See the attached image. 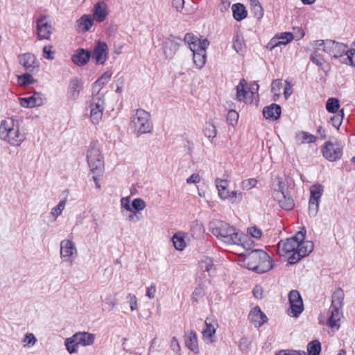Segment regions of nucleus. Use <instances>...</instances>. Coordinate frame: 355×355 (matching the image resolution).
<instances>
[{
    "instance_id": "obj_3",
    "label": "nucleus",
    "mask_w": 355,
    "mask_h": 355,
    "mask_svg": "<svg viewBox=\"0 0 355 355\" xmlns=\"http://www.w3.org/2000/svg\"><path fill=\"white\" fill-rule=\"evenodd\" d=\"M184 42L188 44L193 52L195 65L199 69L203 67L207 58L206 49L209 45V42L207 39L199 40L193 33H187L184 37Z\"/></svg>"
},
{
    "instance_id": "obj_24",
    "label": "nucleus",
    "mask_w": 355,
    "mask_h": 355,
    "mask_svg": "<svg viewBox=\"0 0 355 355\" xmlns=\"http://www.w3.org/2000/svg\"><path fill=\"white\" fill-rule=\"evenodd\" d=\"M107 6L104 1H98L96 3L93 9V19H95L97 22H103L107 16Z\"/></svg>"
},
{
    "instance_id": "obj_13",
    "label": "nucleus",
    "mask_w": 355,
    "mask_h": 355,
    "mask_svg": "<svg viewBox=\"0 0 355 355\" xmlns=\"http://www.w3.org/2000/svg\"><path fill=\"white\" fill-rule=\"evenodd\" d=\"M19 64L26 71L37 72L40 68V62L36 55L32 53L27 52L17 55Z\"/></svg>"
},
{
    "instance_id": "obj_58",
    "label": "nucleus",
    "mask_w": 355,
    "mask_h": 355,
    "mask_svg": "<svg viewBox=\"0 0 355 355\" xmlns=\"http://www.w3.org/2000/svg\"><path fill=\"white\" fill-rule=\"evenodd\" d=\"M243 193L241 192L238 191H232L230 192V197H228V200L231 202V203H238L242 200Z\"/></svg>"
},
{
    "instance_id": "obj_20",
    "label": "nucleus",
    "mask_w": 355,
    "mask_h": 355,
    "mask_svg": "<svg viewBox=\"0 0 355 355\" xmlns=\"http://www.w3.org/2000/svg\"><path fill=\"white\" fill-rule=\"evenodd\" d=\"M272 196L279 206L285 210H291L294 207V200L287 191L273 192Z\"/></svg>"
},
{
    "instance_id": "obj_41",
    "label": "nucleus",
    "mask_w": 355,
    "mask_h": 355,
    "mask_svg": "<svg viewBox=\"0 0 355 355\" xmlns=\"http://www.w3.org/2000/svg\"><path fill=\"white\" fill-rule=\"evenodd\" d=\"M233 48L239 54H242L245 52L246 45L242 37H240L239 35H236L235 40L233 42Z\"/></svg>"
},
{
    "instance_id": "obj_55",
    "label": "nucleus",
    "mask_w": 355,
    "mask_h": 355,
    "mask_svg": "<svg viewBox=\"0 0 355 355\" xmlns=\"http://www.w3.org/2000/svg\"><path fill=\"white\" fill-rule=\"evenodd\" d=\"M248 90L249 92L248 96L252 98V101L256 97H258L259 85L257 83L250 84V87H248Z\"/></svg>"
},
{
    "instance_id": "obj_25",
    "label": "nucleus",
    "mask_w": 355,
    "mask_h": 355,
    "mask_svg": "<svg viewBox=\"0 0 355 355\" xmlns=\"http://www.w3.org/2000/svg\"><path fill=\"white\" fill-rule=\"evenodd\" d=\"M94 19L89 15H84L76 21V29L78 33L88 31L93 26Z\"/></svg>"
},
{
    "instance_id": "obj_51",
    "label": "nucleus",
    "mask_w": 355,
    "mask_h": 355,
    "mask_svg": "<svg viewBox=\"0 0 355 355\" xmlns=\"http://www.w3.org/2000/svg\"><path fill=\"white\" fill-rule=\"evenodd\" d=\"M238 119L239 114L235 110H231L228 112L227 121L230 125L234 126L237 123Z\"/></svg>"
},
{
    "instance_id": "obj_63",
    "label": "nucleus",
    "mask_w": 355,
    "mask_h": 355,
    "mask_svg": "<svg viewBox=\"0 0 355 355\" xmlns=\"http://www.w3.org/2000/svg\"><path fill=\"white\" fill-rule=\"evenodd\" d=\"M292 252L293 254L288 258L289 264H295L303 257L298 250H295Z\"/></svg>"
},
{
    "instance_id": "obj_40",
    "label": "nucleus",
    "mask_w": 355,
    "mask_h": 355,
    "mask_svg": "<svg viewBox=\"0 0 355 355\" xmlns=\"http://www.w3.org/2000/svg\"><path fill=\"white\" fill-rule=\"evenodd\" d=\"M203 132L205 136L209 138L210 141L212 143L213 139L217 135L216 126L212 123H207Z\"/></svg>"
},
{
    "instance_id": "obj_52",
    "label": "nucleus",
    "mask_w": 355,
    "mask_h": 355,
    "mask_svg": "<svg viewBox=\"0 0 355 355\" xmlns=\"http://www.w3.org/2000/svg\"><path fill=\"white\" fill-rule=\"evenodd\" d=\"M319 204L318 202L309 200V216L310 217L314 218L316 216L318 212Z\"/></svg>"
},
{
    "instance_id": "obj_42",
    "label": "nucleus",
    "mask_w": 355,
    "mask_h": 355,
    "mask_svg": "<svg viewBox=\"0 0 355 355\" xmlns=\"http://www.w3.org/2000/svg\"><path fill=\"white\" fill-rule=\"evenodd\" d=\"M340 107L339 101L335 98H329L326 103V109L329 112L338 113Z\"/></svg>"
},
{
    "instance_id": "obj_32",
    "label": "nucleus",
    "mask_w": 355,
    "mask_h": 355,
    "mask_svg": "<svg viewBox=\"0 0 355 355\" xmlns=\"http://www.w3.org/2000/svg\"><path fill=\"white\" fill-rule=\"evenodd\" d=\"M313 250V243L311 241L303 240V241L298 242L297 250L303 257L309 255Z\"/></svg>"
},
{
    "instance_id": "obj_54",
    "label": "nucleus",
    "mask_w": 355,
    "mask_h": 355,
    "mask_svg": "<svg viewBox=\"0 0 355 355\" xmlns=\"http://www.w3.org/2000/svg\"><path fill=\"white\" fill-rule=\"evenodd\" d=\"M311 45L313 46V51L316 50L317 51H318V50H322L323 51L327 53V40H315L311 43Z\"/></svg>"
},
{
    "instance_id": "obj_18",
    "label": "nucleus",
    "mask_w": 355,
    "mask_h": 355,
    "mask_svg": "<svg viewBox=\"0 0 355 355\" xmlns=\"http://www.w3.org/2000/svg\"><path fill=\"white\" fill-rule=\"evenodd\" d=\"M45 101L44 96L40 93L35 92L34 94L28 97L19 98L20 105L24 107H34L43 105Z\"/></svg>"
},
{
    "instance_id": "obj_46",
    "label": "nucleus",
    "mask_w": 355,
    "mask_h": 355,
    "mask_svg": "<svg viewBox=\"0 0 355 355\" xmlns=\"http://www.w3.org/2000/svg\"><path fill=\"white\" fill-rule=\"evenodd\" d=\"M344 118V111L342 109L338 113H336L334 116L331 117L330 123L332 124L334 127L336 128H338L343 120Z\"/></svg>"
},
{
    "instance_id": "obj_56",
    "label": "nucleus",
    "mask_w": 355,
    "mask_h": 355,
    "mask_svg": "<svg viewBox=\"0 0 355 355\" xmlns=\"http://www.w3.org/2000/svg\"><path fill=\"white\" fill-rule=\"evenodd\" d=\"M275 355H306V352L303 350L286 349L279 350Z\"/></svg>"
},
{
    "instance_id": "obj_7",
    "label": "nucleus",
    "mask_w": 355,
    "mask_h": 355,
    "mask_svg": "<svg viewBox=\"0 0 355 355\" xmlns=\"http://www.w3.org/2000/svg\"><path fill=\"white\" fill-rule=\"evenodd\" d=\"M132 123L138 135L150 132L153 128L150 114L142 109L137 110L132 116Z\"/></svg>"
},
{
    "instance_id": "obj_37",
    "label": "nucleus",
    "mask_w": 355,
    "mask_h": 355,
    "mask_svg": "<svg viewBox=\"0 0 355 355\" xmlns=\"http://www.w3.org/2000/svg\"><path fill=\"white\" fill-rule=\"evenodd\" d=\"M206 328L202 331V337L205 341L207 343H212L211 337L216 333L215 327L207 322V319L205 321Z\"/></svg>"
},
{
    "instance_id": "obj_22",
    "label": "nucleus",
    "mask_w": 355,
    "mask_h": 355,
    "mask_svg": "<svg viewBox=\"0 0 355 355\" xmlns=\"http://www.w3.org/2000/svg\"><path fill=\"white\" fill-rule=\"evenodd\" d=\"M91 58V52L84 49H78L71 57L72 62L77 66L86 64Z\"/></svg>"
},
{
    "instance_id": "obj_21",
    "label": "nucleus",
    "mask_w": 355,
    "mask_h": 355,
    "mask_svg": "<svg viewBox=\"0 0 355 355\" xmlns=\"http://www.w3.org/2000/svg\"><path fill=\"white\" fill-rule=\"evenodd\" d=\"M248 319L256 327H261L268 320L266 315L258 306L252 309L248 315Z\"/></svg>"
},
{
    "instance_id": "obj_38",
    "label": "nucleus",
    "mask_w": 355,
    "mask_h": 355,
    "mask_svg": "<svg viewBox=\"0 0 355 355\" xmlns=\"http://www.w3.org/2000/svg\"><path fill=\"white\" fill-rule=\"evenodd\" d=\"M193 237L201 239L205 232V228L201 223L198 221L193 223L191 228Z\"/></svg>"
},
{
    "instance_id": "obj_4",
    "label": "nucleus",
    "mask_w": 355,
    "mask_h": 355,
    "mask_svg": "<svg viewBox=\"0 0 355 355\" xmlns=\"http://www.w3.org/2000/svg\"><path fill=\"white\" fill-rule=\"evenodd\" d=\"M327 53L334 58H343V62L355 66V49L344 43L327 40Z\"/></svg>"
},
{
    "instance_id": "obj_49",
    "label": "nucleus",
    "mask_w": 355,
    "mask_h": 355,
    "mask_svg": "<svg viewBox=\"0 0 355 355\" xmlns=\"http://www.w3.org/2000/svg\"><path fill=\"white\" fill-rule=\"evenodd\" d=\"M64 207L65 200H63L60 201L58 205L51 209V214L54 217V220H55L62 214V211L64 210Z\"/></svg>"
},
{
    "instance_id": "obj_8",
    "label": "nucleus",
    "mask_w": 355,
    "mask_h": 355,
    "mask_svg": "<svg viewBox=\"0 0 355 355\" xmlns=\"http://www.w3.org/2000/svg\"><path fill=\"white\" fill-rule=\"evenodd\" d=\"M306 236V230L298 232L294 236L282 240L278 243V251L280 255H284L288 253L297 250L298 242L303 241Z\"/></svg>"
},
{
    "instance_id": "obj_53",
    "label": "nucleus",
    "mask_w": 355,
    "mask_h": 355,
    "mask_svg": "<svg viewBox=\"0 0 355 355\" xmlns=\"http://www.w3.org/2000/svg\"><path fill=\"white\" fill-rule=\"evenodd\" d=\"M276 37L279 38L281 44L286 45L293 40V35L291 33L284 32L280 35H276Z\"/></svg>"
},
{
    "instance_id": "obj_39",
    "label": "nucleus",
    "mask_w": 355,
    "mask_h": 355,
    "mask_svg": "<svg viewBox=\"0 0 355 355\" xmlns=\"http://www.w3.org/2000/svg\"><path fill=\"white\" fill-rule=\"evenodd\" d=\"M308 355H319L321 352V344L319 340H314L307 345Z\"/></svg>"
},
{
    "instance_id": "obj_19",
    "label": "nucleus",
    "mask_w": 355,
    "mask_h": 355,
    "mask_svg": "<svg viewBox=\"0 0 355 355\" xmlns=\"http://www.w3.org/2000/svg\"><path fill=\"white\" fill-rule=\"evenodd\" d=\"M92 56L97 64H104L107 57V44L103 42H98L94 48Z\"/></svg>"
},
{
    "instance_id": "obj_14",
    "label": "nucleus",
    "mask_w": 355,
    "mask_h": 355,
    "mask_svg": "<svg viewBox=\"0 0 355 355\" xmlns=\"http://www.w3.org/2000/svg\"><path fill=\"white\" fill-rule=\"evenodd\" d=\"M52 25L47 21L46 15H42L36 20V35L40 40H49L52 34Z\"/></svg>"
},
{
    "instance_id": "obj_43",
    "label": "nucleus",
    "mask_w": 355,
    "mask_h": 355,
    "mask_svg": "<svg viewBox=\"0 0 355 355\" xmlns=\"http://www.w3.org/2000/svg\"><path fill=\"white\" fill-rule=\"evenodd\" d=\"M172 241L175 248L178 250H182L186 247L184 239L180 234H175L172 238Z\"/></svg>"
},
{
    "instance_id": "obj_28",
    "label": "nucleus",
    "mask_w": 355,
    "mask_h": 355,
    "mask_svg": "<svg viewBox=\"0 0 355 355\" xmlns=\"http://www.w3.org/2000/svg\"><path fill=\"white\" fill-rule=\"evenodd\" d=\"M185 345L186 346L195 354L199 352L198 346L197 334L194 331H191L185 335Z\"/></svg>"
},
{
    "instance_id": "obj_50",
    "label": "nucleus",
    "mask_w": 355,
    "mask_h": 355,
    "mask_svg": "<svg viewBox=\"0 0 355 355\" xmlns=\"http://www.w3.org/2000/svg\"><path fill=\"white\" fill-rule=\"evenodd\" d=\"M282 87L283 85L281 80H275L272 83L271 92L274 94L275 96L279 97L280 96Z\"/></svg>"
},
{
    "instance_id": "obj_23",
    "label": "nucleus",
    "mask_w": 355,
    "mask_h": 355,
    "mask_svg": "<svg viewBox=\"0 0 355 355\" xmlns=\"http://www.w3.org/2000/svg\"><path fill=\"white\" fill-rule=\"evenodd\" d=\"M248 83L245 79H241L236 86V99L245 103H252V100L248 96Z\"/></svg>"
},
{
    "instance_id": "obj_64",
    "label": "nucleus",
    "mask_w": 355,
    "mask_h": 355,
    "mask_svg": "<svg viewBox=\"0 0 355 355\" xmlns=\"http://www.w3.org/2000/svg\"><path fill=\"white\" fill-rule=\"evenodd\" d=\"M275 181L277 182V185L275 187L273 192H286L285 190V184L282 178L277 177L275 178Z\"/></svg>"
},
{
    "instance_id": "obj_60",
    "label": "nucleus",
    "mask_w": 355,
    "mask_h": 355,
    "mask_svg": "<svg viewBox=\"0 0 355 355\" xmlns=\"http://www.w3.org/2000/svg\"><path fill=\"white\" fill-rule=\"evenodd\" d=\"M127 299L130 303V307L131 311H135L138 309L137 298L135 295L129 293L127 296Z\"/></svg>"
},
{
    "instance_id": "obj_45",
    "label": "nucleus",
    "mask_w": 355,
    "mask_h": 355,
    "mask_svg": "<svg viewBox=\"0 0 355 355\" xmlns=\"http://www.w3.org/2000/svg\"><path fill=\"white\" fill-rule=\"evenodd\" d=\"M200 267L202 271L211 273L214 268L213 260L209 257H205L200 262Z\"/></svg>"
},
{
    "instance_id": "obj_44",
    "label": "nucleus",
    "mask_w": 355,
    "mask_h": 355,
    "mask_svg": "<svg viewBox=\"0 0 355 355\" xmlns=\"http://www.w3.org/2000/svg\"><path fill=\"white\" fill-rule=\"evenodd\" d=\"M64 345L69 354H73L78 352L77 346L78 344L76 343V341L75 338H73V336L65 339Z\"/></svg>"
},
{
    "instance_id": "obj_33",
    "label": "nucleus",
    "mask_w": 355,
    "mask_h": 355,
    "mask_svg": "<svg viewBox=\"0 0 355 355\" xmlns=\"http://www.w3.org/2000/svg\"><path fill=\"white\" fill-rule=\"evenodd\" d=\"M324 191V187L321 184H314L310 188V201L320 202L321 196Z\"/></svg>"
},
{
    "instance_id": "obj_36",
    "label": "nucleus",
    "mask_w": 355,
    "mask_h": 355,
    "mask_svg": "<svg viewBox=\"0 0 355 355\" xmlns=\"http://www.w3.org/2000/svg\"><path fill=\"white\" fill-rule=\"evenodd\" d=\"M295 141L297 144H311L315 141V137L306 132H300L296 135Z\"/></svg>"
},
{
    "instance_id": "obj_10",
    "label": "nucleus",
    "mask_w": 355,
    "mask_h": 355,
    "mask_svg": "<svg viewBox=\"0 0 355 355\" xmlns=\"http://www.w3.org/2000/svg\"><path fill=\"white\" fill-rule=\"evenodd\" d=\"M322 155L329 162L340 159L343 155V147L337 141H326L322 149Z\"/></svg>"
},
{
    "instance_id": "obj_29",
    "label": "nucleus",
    "mask_w": 355,
    "mask_h": 355,
    "mask_svg": "<svg viewBox=\"0 0 355 355\" xmlns=\"http://www.w3.org/2000/svg\"><path fill=\"white\" fill-rule=\"evenodd\" d=\"M228 184V182L226 180H221L218 178L216 180V185L218 189V196L223 200H226L230 197V191L227 189Z\"/></svg>"
},
{
    "instance_id": "obj_30",
    "label": "nucleus",
    "mask_w": 355,
    "mask_h": 355,
    "mask_svg": "<svg viewBox=\"0 0 355 355\" xmlns=\"http://www.w3.org/2000/svg\"><path fill=\"white\" fill-rule=\"evenodd\" d=\"M82 89V85L77 78H73L70 81L69 92L72 100H76Z\"/></svg>"
},
{
    "instance_id": "obj_2",
    "label": "nucleus",
    "mask_w": 355,
    "mask_h": 355,
    "mask_svg": "<svg viewBox=\"0 0 355 355\" xmlns=\"http://www.w3.org/2000/svg\"><path fill=\"white\" fill-rule=\"evenodd\" d=\"M245 264L249 270L257 273H264L273 267L272 258L262 250L251 251L244 259Z\"/></svg>"
},
{
    "instance_id": "obj_57",
    "label": "nucleus",
    "mask_w": 355,
    "mask_h": 355,
    "mask_svg": "<svg viewBox=\"0 0 355 355\" xmlns=\"http://www.w3.org/2000/svg\"><path fill=\"white\" fill-rule=\"evenodd\" d=\"M205 295V291L202 287L198 286L196 288L192 293L191 299L193 302H198L200 298Z\"/></svg>"
},
{
    "instance_id": "obj_17",
    "label": "nucleus",
    "mask_w": 355,
    "mask_h": 355,
    "mask_svg": "<svg viewBox=\"0 0 355 355\" xmlns=\"http://www.w3.org/2000/svg\"><path fill=\"white\" fill-rule=\"evenodd\" d=\"M184 42V39L171 35L166 38L164 42L163 49L164 53L166 58H171L178 50L180 45V42Z\"/></svg>"
},
{
    "instance_id": "obj_35",
    "label": "nucleus",
    "mask_w": 355,
    "mask_h": 355,
    "mask_svg": "<svg viewBox=\"0 0 355 355\" xmlns=\"http://www.w3.org/2000/svg\"><path fill=\"white\" fill-rule=\"evenodd\" d=\"M35 72L26 71L25 73L18 76L17 82L19 86L26 87V85L34 84L36 80L33 78L32 74Z\"/></svg>"
},
{
    "instance_id": "obj_6",
    "label": "nucleus",
    "mask_w": 355,
    "mask_h": 355,
    "mask_svg": "<svg viewBox=\"0 0 355 355\" xmlns=\"http://www.w3.org/2000/svg\"><path fill=\"white\" fill-rule=\"evenodd\" d=\"M344 299V293L340 288L337 289L333 293L331 300V315L328 320V324L330 327H338V322L340 321L343 313L342 306Z\"/></svg>"
},
{
    "instance_id": "obj_62",
    "label": "nucleus",
    "mask_w": 355,
    "mask_h": 355,
    "mask_svg": "<svg viewBox=\"0 0 355 355\" xmlns=\"http://www.w3.org/2000/svg\"><path fill=\"white\" fill-rule=\"evenodd\" d=\"M313 63L321 66L323 63V58L318 54L316 50L313 51L310 57Z\"/></svg>"
},
{
    "instance_id": "obj_34",
    "label": "nucleus",
    "mask_w": 355,
    "mask_h": 355,
    "mask_svg": "<svg viewBox=\"0 0 355 355\" xmlns=\"http://www.w3.org/2000/svg\"><path fill=\"white\" fill-rule=\"evenodd\" d=\"M112 73L110 71H105L99 78H98L94 85V89H97V92L105 85L112 77Z\"/></svg>"
},
{
    "instance_id": "obj_26",
    "label": "nucleus",
    "mask_w": 355,
    "mask_h": 355,
    "mask_svg": "<svg viewBox=\"0 0 355 355\" xmlns=\"http://www.w3.org/2000/svg\"><path fill=\"white\" fill-rule=\"evenodd\" d=\"M73 336L76 343L83 346L92 345L95 340L94 334L86 331L76 333Z\"/></svg>"
},
{
    "instance_id": "obj_1",
    "label": "nucleus",
    "mask_w": 355,
    "mask_h": 355,
    "mask_svg": "<svg viewBox=\"0 0 355 355\" xmlns=\"http://www.w3.org/2000/svg\"><path fill=\"white\" fill-rule=\"evenodd\" d=\"M209 230L218 239L228 245L241 244L245 235L234 226L222 221L214 220L209 223Z\"/></svg>"
},
{
    "instance_id": "obj_59",
    "label": "nucleus",
    "mask_w": 355,
    "mask_h": 355,
    "mask_svg": "<svg viewBox=\"0 0 355 355\" xmlns=\"http://www.w3.org/2000/svg\"><path fill=\"white\" fill-rule=\"evenodd\" d=\"M52 49H53V46H51V45L44 46L43 47L42 51H43V56L44 58H46L47 60H52L54 59V57L52 55L54 54L55 52L51 51Z\"/></svg>"
},
{
    "instance_id": "obj_15",
    "label": "nucleus",
    "mask_w": 355,
    "mask_h": 355,
    "mask_svg": "<svg viewBox=\"0 0 355 355\" xmlns=\"http://www.w3.org/2000/svg\"><path fill=\"white\" fill-rule=\"evenodd\" d=\"M21 123H19L15 129L4 139L3 141L12 146L18 147L26 139V132L21 129Z\"/></svg>"
},
{
    "instance_id": "obj_27",
    "label": "nucleus",
    "mask_w": 355,
    "mask_h": 355,
    "mask_svg": "<svg viewBox=\"0 0 355 355\" xmlns=\"http://www.w3.org/2000/svg\"><path fill=\"white\" fill-rule=\"evenodd\" d=\"M263 114L267 119L276 120L281 115V107L277 104L272 103L263 108Z\"/></svg>"
},
{
    "instance_id": "obj_12",
    "label": "nucleus",
    "mask_w": 355,
    "mask_h": 355,
    "mask_svg": "<svg viewBox=\"0 0 355 355\" xmlns=\"http://www.w3.org/2000/svg\"><path fill=\"white\" fill-rule=\"evenodd\" d=\"M290 309L288 314L292 317L297 318L304 310L302 297L297 290H292L288 293Z\"/></svg>"
},
{
    "instance_id": "obj_16",
    "label": "nucleus",
    "mask_w": 355,
    "mask_h": 355,
    "mask_svg": "<svg viewBox=\"0 0 355 355\" xmlns=\"http://www.w3.org/2000/svg\"><path fill=\"white\" fill-rule=\"evenodd\" d=\"M19 123H22V119L17 116H12L8 119L2 120L0 123V139L3 141L12 131V128L15 129Z\"/></svg>"
},
{
    "instance_id": "obj_61",
    "label": "nucleus",
    "mask_w": 355,
    "mask_h": 355,
    "mask_svg": "<svg viewBox=\"0 0 355 355\" xmlns=\"http://www.w3.org/2000/svg\"><path fill=\"white\" fill-rule=\"evenodd\" d=\"M257 184V180L254 178H250L242 182V187L243 189L250 190L254 188Z\"/></svg>"
},
{
    "instance_id": "obj_9",
    "label": "nucleus",
    "mask_w": 355,
    "mask_h": 355,
    "mask_svg": "<svg viewBox=\"0 0 355 355\" xmlns=\"http://www.w3.org/2000/svg\"><path fill=\"white\" fill-rule=\"evenodd\" d=\"M77 256L78 250L73 241L64 239L60 242V257L63 261L68 262L71 266Z\"/></svg>"
},
{
    "instance_id": "obj_11",
    "label": "nucleus",
    "mask_w": 355,
    "mask_h": 355,
    "mask_svg": "<svg viewBox=\"0 0 355 355\" xmlns=\"http://www.w3.org/2000/svg\"><path fill=\"white\" fill-rule=\"evenodd\" d=\"M105 107L103 96L97 94L93 96L90 103V119L94 124H98L102 119Z\"/></svg>"
},
{
    "instance_id": "obj_31",
    "label": "nucleus",
    "mask_w": 355,
    "mask_h": 355,
    "mask_svg": "<svg viewBox=\"0 0 355 355\" xmlns=\"http://www.w3.org/2000/svg\"><path fill=\"white\" fill-rule=\"evenodd\" d=\"M233 17L236 21H241L247 17V10L245 7L241 3L233 4L232 7Z\"/></svg>"
},
{
    "instance_id": "obj_47",
    "label": "nucleus",
    "mask_w": 355,
    "mask_h": 355,
    "mask_svg": "<svg viewBox=\"0 0 355 355\" xmlns=\"http://www.w3.org/2000/svg\"><path fill=\"white\" fill-rule=\"evenodd\" d=\"M37 342V339L33 334L28 333L25 335L22 340L23 346L24 347H30L33 346Z\"/></svg>"
},
{
    "instance_id": "obj_5",
    "label": "nucleus",
    "mask_w": 355,
    "mask_h": 355,
    "mask_svg": "<svg viewBox=\"0 0 355 355\" xmlns=\"http://www.w3.org/2000/svg\"><path fill=\"white\" fill-rule=\"evenodd\" d=\"M86 157L91 172L96 175H101L104 169V157L98 141L90 143Z\"/></svg>"
},
{
    "instance_id": "obj_48",
    "label": "nucleus",
    "mask_w": 355,
    "mask_h": 355,
    "mask_svg": "<svg viewBox=\"0 0 355 355\" xmlns=\"http://www.w3.org/2000/svg\"><path fill=\"white\" fill-rule=\"evenodd\" d=\"M146 207V202L139 198H135L132 202V208L133 210L139 211L144 210Z\"/></svg>"
}]
</instances>
